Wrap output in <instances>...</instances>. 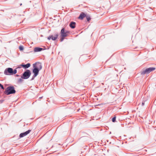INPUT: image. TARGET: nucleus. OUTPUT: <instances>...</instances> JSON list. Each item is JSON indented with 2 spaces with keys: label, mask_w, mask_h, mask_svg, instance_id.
<instances>
[{
  "label": "nucleus",
  "mask_w": 156,
  "mask_h": 156,
  "mask_svg": "<svg viewBox=\"0 0 156 156\" xmlns=\"http://www.w3.org/2000/svg\"><path fill=\"white\" fill-rule=\"evenodd\" d=\"M34 69L33 72L34 73V76H37L39 73V70H41L42 68L41 63L39 62L36 63L33 65Z\"/></svg>",
  "instance_id": "f257e3e1"
},
{
  "label": "nucleus",
  "mask_w": 156,
  "mask_h": 156,
  "mask_svg": "<svg viewBox=\"0 0 156 156\" xmlns=\"http://www.w3.org/2000/svg\"><path fill=\"white\" fill-rule=\"evenodd\" d=\"M69 31L65 30L64 28H62L60 32L61 36V38L60 40V41H62L64 37L68 36L69 35Z\"/></svg>",
  "instance_id": "f03ea898"
},
{
  "label": "nucleus",
  "mask_w": 156,
  "mask_h": 156,
  "mask_svg": "<svg viewBox=\"0 0 156 156\" xmlns=\"http://www.w3.org/2000/svg\"><path fill=\"white\" fill-rule=\"evenodd\" d=\"M17 70L16 69L13 70L12 68H9L5 69L4 72V73L6 75H13L16 74Z\"/></svg>",
  "instance_id": "7ed1b4c3"
},
{
  "label": "nucleus",
  "mask_w": 156,
  "mask_h": 156,
  "mask_svg": "<svg viewBox=\"0 0 156 156\" xmlns=\"http://www.w3.org/2000/svg\"><path fill=\"white\" fill-rule=\"evenodd\" d=\"M15 93L16 91L14 90V88L12 86L8 87L5 91V93L7 95L10 94H14Z\"/></svg>",
  "instance_id": "20e7f679"
},
{
  "label": "nucleus",
  "mask_w": 156,
  "mask_h": 156,
  "mask_svg": "<svg viewBox=\"0 0 156 156\" xmlns=\"http://www.w3.org/2000/svg\"><path fill=\"white\" fill-rule=\"evenodd\" d=\"M155 68L154 67H150L143 70L141 72V75H144L146 74H148L152 71L154 70Z\"/></svg>",
  "instance_id": "39448f33"
},
{
  "label": "nucleus",
  "mask_w": 156,
  "mask_h": 156,
  "mask_svg": "<svg viewBox=\"0 0 156 156\" xmlns=\"http://www.w3.org/2000/svg\"><path fill=\"white\" fill-rule=\"evenodd\" d=\"M31 74L30 71L29 70H27L24 73L23 76H21V78L23 79H27L29 77Z\"/></svg>",
  "instance_id": "423d86ee"
},
{
  "label": "nucleus",
  "mask_w": 156,
  "mask_h": 156,
  "mask_svg": "<svg viewBox=\"0 0 156 156\" xmlns=\"http://www.w3.org/2000/svg\"><path fill=\"white\" fill-rule=\"evenodd\" d=\"M31 131V130H28L24 133H20V137L21 138L26 136Z\"/></svg>",
  "instance_id": "0eeeda50"
},
{
  "label": "nucleus",
  "mask_w": 156,
  "mask_h": 156,
  "mask_svg": "<svg viewBox=\"0 0 156 156\" xmlns=\"http://www.w3.org/2000/svg\"><path fill=\"white\" fill-rule=\"evenodd\" d=\"M58 37V34H55V35H54V36H53L52 35L49 36L48 38V40H50L51 39L52 40L55 41V40L57 39V38Z\"/></svg>",
  "instance_id": "6e6552de"
},
{
  "label": "nucleus",
  "mask_w": 156,
  "mask_h": 156,
  "mask_svg": "<svg viewBox=\"0 0 156 156\" xmlns=\"http://www.w3.org/2000/svg\"><path fill=\"white\" fill-rule=\"evenodd\" d=\"M86 15L84 13L82 12L81 13L79 17V19L82 20L83 19V18L86 16Z\"/></svg>",
  "instance_id": "1a4fd4ad"
},
{
  "label": "nucleus",
  "mask_w": 156,
  "mask_h": 156,
  "mask_svg": "<svg viewBox=\"0 0 156 156\" xmlns=\"http://www.w3.org/2000/svg\"><path fill=\"white\" fill-rule=\"evenodd\" d=\"M76 23L75 22H72L69 24L70 27L72 28L73 29L75 27Z\"/></svg>",
  "instance_id": "9d476101"
},
{
  "label": "nucleus",
  "mask_w": 156,
  "mask_h": 156,
  "mask_svg": "<svg viewBox=\"0 0 156 156\" xmlns=\"http://www.w3.org/2000/svg\"><path fill=\"white\" fill-rule=\"evenodd\" d=\"M42 49H43L41 48L36 47L34 48V51L35 52L40 51H41Z\"/></svg>",
  "instance_id": "9b49d317"
},
{
  "label": "nucleus",
  "mask_w": 156,
  "mask_h": 156,
  "mask_svg": "<svg viewBox=\"0 0 156 156\" xmlns=\"http://www.w3.org/2000/svg\"><path fill=\"white\" fill-rule=\"evenodd\" d=\"M21 66L23 67L25 69H27L30 67V63H28L26 65H22Z\"/></svg>",
  "instance_id": "f8f14e48"
},
{
  "label": "nucleus",
  "mask_w": 156,
  "mask_h": 156,
  "mask_svg": "<svg viewBox=\"0 0 156 156\" xmlns=\"http://www.w3.org/2000/svg\"><path fill=\"white\" fill-rule=\"evenodd\" d=\"M86 17L87 21L88 22H89V21L90 20V17L89 16H86Z\"/></svg>",
  "instance_id": "ddd939ff"
},
{
  "label": "nucleus",
  "mask_w": 156,
  "mask_h": 156,
  "mask_svg": "<svg viewBox=\"0 0 156 156\" xmlns=\"http://www.w3.org/2000/svg\"><path fill=\"white\" fill-rule=\"evenodd\" d=\"M23 81V80L21 78L19 79L18 80V82L19 83H22V82Z\"/></svg>",
  "instance_id": "4468645a"
},
{
  "label": "nucleus",
  "mask_w": 156,
  "mask_h": 156,
  "mask_svg": "<svg viewBox=\"0 0 156 156\" xmlns=\"http://www.w3.org/2000/svg\"><path fill=\"white\" fill-rule=\"evenodd\" d=\"M19 49L20 50L23 51V50L24 48H23V47L22 46H20V47H19Z\"/></svg>",
  "instance_id": "2eb2a0df"
},
{
  "label": "nucleus",
  "mask_w": 156,
  "mask_h": 156,
  "mask_svg": "<svg viewBox=\"0 0 156 156\" xmlns=\"http://www.w3.org/2000/svg\"><path fill=\"white\" fill-rule=\"evenodd\" d=\"M115 119H116V117L115 116L112 119V122H115Z\"/></svg>",
  "instance_id": "dca6fc26"
},
{
  "label": "nucleus",
  "mask_w": 156,
  "mask_h": 156,
  "mask_svg": "<svg viewBox=\"0 0 156 156\" xmlns=\"http://www.w3.org/2000/svg\"><path fill=\"white\" fill-rule=\"evenodd\" d=\"M0 87H1L2 89H4V88L3 86L1 83H0Z\"/></svg>",
  "instance_id": "f3484780"
},
{
  "label": "nucleus",
  "mask_w": 156,
  "mask_h": 156,
  "mask_svg": "<svg viewBox=\"0 0 156 156\" xmlns=\"http://www.w3.org/2000/svg\"><path fill=\"white\" fill-rule=\"evenodd\" d=\"M144 102H142V105H144Z\"/></svg>",
  "instance_id": "a211bd4d"
}]
</instances>
